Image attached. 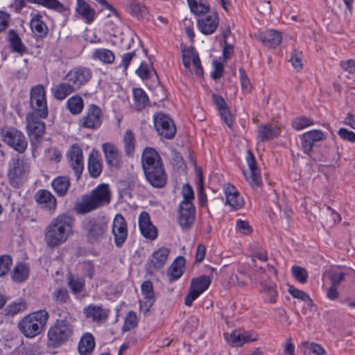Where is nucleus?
Segmentation results:
<instances>
[{
    "label": "nucleus",
    "instance_id": "12",
    "mask_svg": "<svg viewBox=\"0 0 355 355\" xmlns=\"http://www.w3.org/2000/svg\"><path fill=\"white\" fill-rule=\"evenodd\" d=\"M196 216V209L192 201H181L179 205V225L183 230L191 228Z\"/></svg>",
    "mask_w": 355,
    "mask_h": 355
},
{
    "label": "nucleus",
    "instance_id": "30",
    "mask_svg": "<svg viewBox=\"0 0 355 355\" xmlns=\"http://www.w3.org/2000/svg\"><path fill=\"white\" fill-rule=\"evenodd\" d=\"M103 170L102 160L97 152H92L88 158V171L89 175L94 178H98Z\"/></svg>",
    "mask_w": 355,
    "mask_h": 355
},
{
    "label": "nucleus",
    "instance_id": "32",
    "mask_svg": "<svg viewBox=\"0 0 355 355\" xmlns=\"http://www.w3.org/2000/svg\"><path fill=\"white\" fill-rule=\"evenodd\" d=\"M210 284L211 279L209 276L201 275L191 279L190 288L201 295L209 288Z\"/></svg>",
    "mask_w": 355,
    "mask_h": 355
},
{
    "label": "nucleus",
    "instance_id": "63",
    "mask_svg": "<svg viewBox=\"0 0 355 355\" xmlns=\"http://www.w3.org/2000/svg\"><path fill=\"white\" fill-rule=\"evenodd\" d=\"M289 61L297 71H300L302 69L303 64L300 53H297L296 51H294V53H292Z\"/></svg>",
    "mask_w": 355,
    "mask_h": 355
},
{
    "label": "nucleus",
    "instance_id": "3",
    "mask_svg": "<svg viewBox=\"0 0 355 355\" xmlns=\"http://www.w3.org/2000/svg\"><path fill=\"white\" fill-rule=\"evenodd\" d=\"M49 315L46 310H40L24 316L18 322L20 332L27 338L40 335L44 330Z\"/></svg>",
    "mask_w": 355,
    "mask_h": 355
},
{
    "label": "nucleus",
    "instance_id": "9",
    "mask_svg": "<svg viewBox=\"0 0 355 355\" xmlns=\"http://www.w3.org/2000/svg\"><path fill=\"white\" fill-rule=\"evenodd\" d=\"M2 137L5 143L19 153H23L26 150L28 143L21 131L12 128L4 131Z\"/></svg>",
    "mask_w": 355,
    "mask_h": 355
},
{
    "label": "nucleus",
    "instance_id": "48",
    "mask_svg": "<svg viewBox=\"0 0 355 355\" xmlns=\"http://www.w3.org/2000/svg\"><path fill=\"white\" fill-rule=\"evenodd\" d=\"M291 273L297 282L302 284L307 282L308 272L305 268L297 266H293Z\"/></svg>",
    "mask_w": 355,
    "mask_h": 355
},
{
    "label": "nucleus",
    "instance_id": "19",
    "mask_svg": "<svg viewBox=\"0 0 355 355\" xmlns=\"http://www.w3.org/2000/svg\"><path fill=\"white\" fill-rule=\"evenodd\" d=\"M107 164L113 168H119L122 165V156L115 145L105 143L102 146Z\"/></svg>",
    "mask_w": 355,
    "mask_h": 355
},
{
    "label": "nucleus",
    "instance_id": "34",
    "mask_svg": "<svg viewBox=\"0 0 355 355\" xmlns=\"http://www.w3.org/2000/svg\"><path fill=\"white\" fill-rule=\"evenodd\" d=\"M26 2L41 5L46 8L63 12L65 10L64 5L58 0H26Z\"/></svg>",
    "mask_w": 355,
    "mask_h": 355
},
{
    "label": "nucleus",
    "instance_id": "16",
    "mask_svg": "<svg viewBox=\"0 0 355 355\" xmlns=\"http://www.w3.org/2000/svg\"><path fill=\"white\" fill-rule=\"evenodd\" d=\"M141 289L143 299L139 301V308L140 311L146 316L155 301L153 283L150 281L144 282Z\"/></svg>",
    "mask_w": 355,
    "mask_h": 355
},
{
    "label": "nucleus",
    "instance_id": "62",
    "mask_svg": "<svg viewBox=\"0 0 355 355\" xmlns=\"http://www.w3.org/2000/svg\"><path fill=\"white\" fill-rule=\"evenodd\" d=\"M167 276L169 282L178 279V258L175 259L171 267L168 269Z\"/></svg>",
    "mask_w": 355,
    "mask_h": 355
},
{
    "label": "nucleus",
    "instance_id": "51",
    "mask_svg": "<svg viewBox=\"0 0 355 355\" xmlns=\"http://www.w3.org/2000/svg\"><path fill=\"white\" fill-rule=\"evenodd\" d=\"M288 291L295 298L301 300L304 302H307L309 304L313 303V300L310 298L309 295L303 291L290 286Z\"/></svg>",
    "mask_w": 355,
    "mask_h": 355
},
{
    "label": "nucleus",
    "instance_id": "11",
    "mask_svg": "<svg viewBox=\"0 0 355 355\" xmlns=\"http://www.w3.org/2000/svg\"><path fill=\"white\" fill-rule=\"evenodd\" d=\"M92 76V72L89 68L79 67L70 70L66 75L64 80L70 82L77 90L85 85Z\"/></svg>",
    "mask_w": 355,
    "mask_h": 355
},
{
    "label": "nucleus",
    "instance_id": "23",
    "mask_svg": "<svg viewBox=\"0 0 355 355\" xmlns=\"http://www.w3.org/2000/svg\"><path fill=\"white\" fill-rule=\"evenodd\" d=\"M225 338L227 343L232 347H241L250 341H256L257 338H251L250 335L241 333L239 330H234L231 334H225Z\"/></svg>",
    "mask_w": 355,
    "mask_h": 355
},
{
    "label": "nucleus",
    "instance_id": "53",
    "mask_svg": "<svg viewBox=\"0 0 355 355\" xmlns=\"http://www.w3.org/2000/svg\"><path fill=\"white\" fill-rule=\"evenodd\" d=\"M261 292L267 295V300L269 303L273 304L276 302L277 293L275 289V286L263 285Z\"/></svg>",
    "mask_w": 355,
    "mask_h": 355
},
{
    "label": "nucleus",
    "instance_id": "44",
    "mask_svg": "<svg viewBox=\"0 0 355 355\" xmlns=\"http://www.w3.org/2000/svg\"><path fill=\"white\" fill-rule=\"evenodd\" d=\"M136 73L142 79H148L153 76L157 77V73L152 68L151 65L145 62L141 63L139 67L136 70Z\"/></svg>",
    "mask_w": 355,
    "mask_h": 355
},
{
    "label": "nucleus",
    "instance_id": "43",
    "mask_svg": "<svg viewBox=\"0 0 355 355\" xmlns=\"http://www.w3.org/2000/svg\"><path fill=\"white\" fill-rule=\"evenodd\" d=\"M130 12L137 17H144L147 14L146 6L137 0H131L129 5Z\"/></svg>",
    "mask_w": 355,
    "mask_h": 355
},
{
    "label": "nucleus",
    "instance_id": "52",
    "mask_svg": "<svg viewBox=\"0 0 355 355\" xmlns=\"http://www.w3.org/2000/svg\"><path fill=\"white\" fill-rule=\"evenodd\" d=\"M137 325V318L134 312H129L125 319L124 324L122 327L123 331H130Z\"/></svg>",
    "mask_w": 355,
    "mask_h": 355
},
{
    "label": "nucleus",
    "instance_id": "6",
    "mask_svg": "<svg viewBox=\"0 0 355 355\" xmlns=\"http://www.w3.org/2000/svg\"><path fill=\"white\" fill-rule=\"evenodd\" d=\"M30 106L31 112L40 117L48 116V107L46 98V91L42 85L33 87L30 92Z\"/></svg>",
    "mask_w": 355,
    "mask_h": 355
},
{
    "label": "nucleus",
    "instance_id": "31",
    "mask_svg": "<svg viewBox=\"0 0 355 355\" xmlns=\"http://www.w3.org/2000/svg\"><path fill=\"white\" fill-rule=\"evenodd\" d=\"M95 347V341L93 336L85 334L83 336L78 343V352L80 355H89Z\"/></svg>",
    "mask_w": 355,
    "mask_h": 355
},
{
    "label": "nucleus",
    "instance_id": "56",
    "mask_svg": "<svg viewBox=\"0 0 355 355\" xmlns=\"http://www.w3.org/2000/svg\"><path fill=\"white\" fill-rule=\"evenodd\" d=\"M10 42L12 51L20 53L24 51V46L17 34L13 33L10 35Z\"/></svg>",
    "mask_w": 355,
    "mask_h": 355
},
{
    "label": "nucleus",
    "instance_id": "21",
    "mask_svg": "<svg viewBox=\"0 0 355 355\" xmlns=\"http://www.w3.org/2000/svg\"><path fill=\"white\" fill-rule=\"evenodd\" d=\"M139 225L141 234L147 239L155 240L157 236V230L150 222L149 215L143 211L139 217Z\"/></svg>",
    "mask_w": 355,
    "mask_h": 355
},
{
    "label": "nucleus",
    "instance_id": "35",
    "mask_svg": "<svg viewBox=\"0 0 355 355\" xmlns=\"http://www.w3.org/2000/svg\"><path fill=\"white\" fill-rule=\"evenodd\" d=\"M169 254V250L167 248H160L153 254L152 259L150 260L151 264L155 268H159L163 266L166 261Z\"/></svg>",
    "mask_w": 355,
    "mask_h": 355
},
{
    "label": "nucleus",
    "instance_id": "38",
    "mask_svg": "<svg viewBox=\"0 0 355 355\" xmlns=\"http://www.w3.org/2000/svg\"><path fill=\"white\" fill-rule=\"evenodd\" d=\"M102 201H79L76 203L74 209L78 214H87L101 206Z\"/></svg>",
    "mask_w": 355,
    "mask_h": 355
},
{
    "label": "nucleus",
    "instance_id": "45",
    "mask_svg": "<svg viewBox=\"0 0 355 355\" xmlns=\"http://www.w3.org/2000/svg\"><path fill=\"white\" fill-rule=\"evenodd\" d=\"M179 154L181 155V159H183L182 164H179V168H181L184 171H186L187 166L185 161H187L192 165H195V162L191 155L190 146L188 144L182 147V152L179 153Z\"/></svg>",
    "mask_w": 355,
    "mask_h": 355
},
{
    "label": "nucleus",
    "instance_id": "15",
    "mask_svg": "<svg viewBox=\"0 0 355 355\" xmlns=\"http://www.w3.org/2000/svg\"><path fill=\"white\" fill-rule=\"evenodd\" d=\"M67 159L77 179H79L83 168V155L81 148L78 144H73L67 153Z\"/></svg>",
    "mask_w": 355,
    "mask_h": 355
},
{
    "label": "nucleus",
    "instance_id": "17",
    "mask_svg": "<svg viewBox=\"0 0 355 355\" xmlns=\"http://www.w3.org/2000/svg\"><path fill=\"white\" fill-rule=\"evenodd\" d=\"M112 234L117 246H121L127 238V224L121 214H116L113 220Z\"/></svg>",
    "mask_w": 355,
    "mask_h": 355
},
{
    "label": "nucleus",
    "instance_id": "54",
    "mask_svg": "<svg viewBox=\"0 0 355 355\" xmlns=\"http://www.w3.org/2000/svg\"><path fill=\"white\" fill-rule=\"evenodd\" d=\"M85 285V282L81 279H74L72 277H69L68 286L73 293H80Z\"/></svg>",
    "mask_w": 355,
    "mask_h": 355
},
{
    "label": "nucleus",
    "instance_id": "24",
    "mask_svg": "<svg viewBox=\"0 0 355 355\" xmlns=\"http://www.w3.org/2000/svg\"><path fill=\"white\" fill-rule=\"evenodd\" d=\"M279 134V128L271 123L261 125L258 127L257 140L259 142H264L277 137Z\"/></svg>",
    "mask_w": 355,
    "mask_h": 355
},
{
    "label": "nucleus",
    "instance_id": "26",
    "mask_svg": "<svg viewBox=\"0 0 355 355\" xmlns=\"http://www.w3.org/2000/svg\"><path fill=\"white\" fill-rule=\"evenodd\" d=\"M76 12L87 24L92 23L95 19V10L84 0H77Z\"/></svg>",
    "mask_w": 355,
    "mask_h": 355
},
{
    "label": "nucleus",
    "instance_id": "46",
    "mask_svg": "<svg viewBox=\"0 0 355 355\" xmlns=\"http://www.w3.org/2000/svg\"><path fill=\"white\" fill-rule=\"evenodd\" d=\"M304 355H324L325 350L324 348L316 343H304Z\"/></svg>",
    "mask_w": 355,
    "mask_h": 355
},
{
    "label": "nucleus",
    "instance_id": "25",
    "mask_svg": "<svg viewBox=\"0 0 355 355\" xmlns=\"http://www.w3.org/2000/svg\"><path fill=\"white\" fill-rule=\"evenodd\" d=\"M259 39L266 46L275 48L282 42L281 33L275 30H267L259 35Z\"/></svg>",
    "mask_w": 355,
    "mask_h": 355
},
{
    "label": "nucleus",
    "instance_id": "60",
    "mask_svg": "<svg viewBox=\"0 0 355 355\" xmlns=\"http://www.w3.org/2000/svg\"><path fill=\"white\" fill-rule=\"evenodd\" d=\"M46 157L55 163H58L62 159V153L57 148H49L46 151Z\"/></svg>",
    "mask_w": 355,
    "mask_h": 355
},
{
    "label": "nucleus",
    "instance_id": "42",
    "mask_svg": "<svg viewBox=\"0 0 355 355\" xmlns=\"http://www.w3.org/2000/svg\"><path fill=\"white\" fill-rule=\"evenodd\" d=\"M83 106V98L79 96H73L67 101V107L71 113L73 114H79L82 111Z\"/></svg>",
    "mask_w": 355,
    "mask_h": 355
},
{
    "label": "nucleus",
    "instance_id": "40",
    "mask_svg": "<svg viewBox=\"0 0 355 355\" xmlns=\"http://www.w3.org/2000/svg\"><path fill=\"white\" fill-rule=\"evenodd\" d=\"M93 58L101 60L105 64H112L115 59L114 54L110 50L98 49L94 51Z\"/></svg>",
    "mask_w": 355,
    "mask_h": 355
},
{
    "label": "nucleus",
    "instance_id": "57",
    "mask_svg": "<svg viewBox=\"0 0 355 355\" xmlns=\"http://www.w3.org/2000/svg\"><path fill=\"white\" fill-rule=\"evenodd\" d=\"M224 193L226 196V200H233L239 197V193L237 189L230 183L225 184L223 186Z\"/></svg>",
    "mask_w": 355,
    "mask_h": 355
},
{
    "label": "nucleus",
    "instance_id": "39",
    "mask_svg": "<svg viewBox=\"0 0 355 355\" xmlns=\"http://www.w3.org/2000/svg\"><path fill=\"white\" fill-rule=\"evenodd\" d=\"M111 192L107 184L98 185L92 193L90 200H110Z\"/></svg>",
    "mask_w": 355,
    "mask_h": 355
},
{
    "label": "nucleus",
    "instance_id": "10",
    "mask_svg": "<svg viewBox=\"0 0 355 355\" xmlns=\"http://www.w3.org/2000/svg\"><path fill=\"white\" fill-rule=\"evenodd\" d=\"M103 114L99 107L90 105L86 114L80 119L79 125L83 128L95 130L102 123Z\"/></svg>",
    "mask_w": 355,
    "mask_h": 355
},
{
    "label": "nucleus",
    "instance_id": "5",
    "mask_svg": "<svg viewBox=\"0 0 355 355\" xmlns=\"http://www.w3.org/2000/svg\"><path fill=\"white\" fill-rule=\"evenodd\" d=\"M72 326L67 319L57 320L48 331V344L53 347H57L65 343L71 336Z\"/></svg>",
    "mask_w": 355,
    "mask_h": 355
},
{
    "label": "nucleus",
    "instance_id": "58",
    "mask_svg": "<svg viewBox=\"0 0 355 355\" xmlns=\"http://www.w3.org/2000/svg\"><path fill=\"white\" fill-rule=\"evenodd\" d=\"M182 26L184 29L187 37L189 39L193 40L195 34L193 31V21L192 19L187 17L184 18L182 21Z\"/></svg>",
    "mask_w": 355,
    "mask_h": 355
},
{
    "label": "nucleus",
    "instance_id": "41",
    "mask_svg": "<svg viewBox=\"0 0 355 355\" xmlns=\"http://www.w3.org/2000/svg\"><path fill=\"white\" fill-rule=\"evenodd\" d=\"M29 273L28 268L24 264H17L12 272V279L16 282H21L27 279Z\"/></svg>",
    "mask_w": 355,
    "mask_h": 355
},
{
    "label": "nucleus",
    "instance_id": "1",
    "mask_svg": "<svg viewBox=\"0 0 355 355\" xmlns=\"http://www.w3.org/2000/svg\"><path fill=\"white\" fill-rule=\"evenodd\" d=\"M141 165L146 178L154 187H163L166 183V174L158 152L150 147L144 148Z\"/></svg>",
    "mask_w": 355,
    "mask_h": 355
},
{
    "label": "nucleus",
    "instance_id": "2",
    "mask_svg": "<svg viewBox=\"0 0 355 355\" xmlns=\"http://www.w3.org/2000/svg\"><path fill=\"white\" fill-rule=\"evenodd\" d=\"M72 218L62 214L54 218L46 229L45 240L48 245L54 247L64 243L71 232Z\"/></svg>",
    "mask_w": 355,
    "mask_h": 355
},
{
    "label": "nucleus",
    "instance_id": "22",
    "mask_svg": "<svg viewBox=\"0 0 355 355\" xmlns=\"http://www.w3.org/2000/svg\"><path fill=\"white\" fill-rule=\"evenodd\" d=\"M325 139L324 134L318 130L308 131L302 135V148L306 154H309L315 142L322 141Z\"/></svg>",
    "mask_w": 355,
    "mask_h": 355
},
{
    "label": "nucleus",
    "instance_id": "7",
    "mask_svg": "<svg viewBox=\"0 0 355 355\" xmlns=\"http://www.w3.org/2000/svg\"><path fill=\"white\" fill-rule=\"evenodd\" d=\"M87 241L91 243L100 242L108 229L107 223L103 219H89L84 225Z\"/></svg>",
    "mask_w": 355,
    "mask_h": 355
},
{
    "label": "nucleus",
    "instance_id": "29",
    "mask_svg": "<svg viewBox=\"0 0 355 355\" xmlns=\"http://www.w3.org/2000/svg\"><path fill=\"white\" fill-rule=\"evenodd\" d=\"M83 311L86 318L94 322H103L107 318V311L99 306L90 305L85 308Z\"/></svg>",
    "mask_w": 355,
    "mask_h": 355
},
{
    "label": "nucleus",
    "instance_id": "18",
    "mask_svg": "<svg viewBox=\"0 0 355 355\" xmlns=\"http://www.w3.org/2000/svg\"><path fill=\"white\" fill-rule=\"evenodd\" d=\"M218 21V15L215 12H209L198 19V27L204 35H211L217 28Z\"/></svg>",
    "mask_w": 355,
    "mask_h": 355
},
{
    "label": "nucleus",
    "instance_id": "28",
    "mask_svg": "<svg viewBox=\"0 0 355 355\" xmlns=\"http://www.w3.org/2000/svg\"><path fill=\"white\" fill-rule=\"evenodd\" d=\"M76 88L70 82L60 83L51 89V93L55 98L58 101L64 100L67 96L76 91Z\"/></svg>",
    "mask_w": 355,
    "mask_h": 355
},
{
    "label": "nucleus",
    "instance_id": "8",
    "mask_svg": "<svg viewBox=\"0 0 355 355\" xmlns=\"http://www.w3.org/2000/svg\"><path fill=\"white\" fill-rule=\"evenodd\" d=\"M155 128L161 137L171 139L176 133V127L173 121L162 112H157L153 116Z\"/></svg>",
    "mask_w": 355,
    "mask_h": 355
},
{
    "label": "nucleus",
    "instance_id": "37",
    "mask_svg": "<svg viewBox=\"0 0 355 355\" xmlns=\"http://www.w3.org/2000/svg\"><path fill=\"white\" fill-rule=\"evenodd\" d=\"M70 181L69 178L66 177H58L52 182L54 191L60 197L63 196L67 193Z\"/></svg>",
    "mask_w": 355,
    "mask_h": 355
},
{
    "label": "nucleus",
    "instance_id": "49",
    "mask_svg": "<svg viewBox=\"0 0 355 355\" xmlns=\"http://www.w3.org/2000/svg\"><path fill=\"white\" fill-rule=\"evenodd\" d=\"M327 275L331 282V285L338 286L343 282L345 281L346 273L336 270H331L327 272Z\"/></svg>",
    "mask_w": 355,
    "mask_h": 355
},
{
    "label": "nucleus",
    "instance_id": "33",
    "mask_svg": "<svg viewBox=\"0 0 355 355\" xmlns=\"http://www.w3.org/2000/svg\"><path fill=\"white\" fill-rule=\"evenodd\" d=\"M123 144L127 156L132 157L136 146V139L134 133L130 130H127L123 136Z\"/></svg>",
    "mask_w": 355,
    "mask_h": 355
},
{
    "label": "nucleus",
    "instance_id": "27",
    "mask_svg": "<svg viewBox=\"0 0 355 355\" xmlns=\"http://www.w3.org/2000/svg\"><path fill=\"white\" fill-rule=\"evenodd\" d=\"M31 15L30 25L33 32L38 37L45 36L48 33V27L42 20V14L31 13Z\"/></svg>",
    "mask_w": 355,
    "mask_h": 355
},
{
    "label": "nucleus",
    "instance_id": "47",
    "mask_svg": "<svg viewBox=\"0 0 355 355\" xmlns=\"http://www.w3.org/2000/svg\"><path fill=\"white\" fill-rule=\"evenodd\" d=\"M189 8L191 11L196 15L205 16L211 12L209 7L205 3H202L200 0H198L197 2L191 3Z\"/></svg>",
    "mask_w": 355,
    "mask_h": 355
},
{
    "label": "nucleus",
    "instance_id": "55",
    "mask_svg": "<svg viewBox=\"0 0 355 355\" xmlns=\"http://www.w3.org/2000/svg\"><path fill=\"white\" fill-rule=\"evenodd\" d=\"M12 259L8 255L0 256V277L5 275L10 270Z\"/></svg>",
    "mask_w": 355,
    "mask_h": 355
},
{
    "label": "nucleus",
    "instance_id": "50",
    "mask_svg": "<svg viewBox=\"0 0 355 355\" xmlns=\"http://www.w3.org/2000/svg\"><path fill=\"white\" fill-rule=\"evenodd\" d=\"M312 125L313 121L306 116L297 117L292 122L293 127L297 130H301Z\"/></svg>",
    "mask_w": 355,
    "mask_h": 355
},
{
    "label": "nucleus",
    "instance_id": "59",
    "mask_svg": "<svg viewBox=\"0 0 355 355\" xmlns=\"http://www.w3.org/2000/svg\"><path fill=\"white\" fill-rule=\"evenodd\" d=\"M239 79L242 89L245 92H250L251 90V84L249 78H248L245 71L243 69H239Z\"/></svg>",
    "mask_w": 355,
    "mask_h": 355
},
{
    "label": "nucleus",
    "instance_id": "61",
    "mask_svg": "<svg viewBox=\"0 0 355 355\" xmlns=\"http://www.w3.org/2000/svg\"><path fill=\"white\" fill-rule=\"evenodd\" d=\"M53 296L58 303H64L69 299L68 292L65 288L58 289L53 293Z\"/></svg>",
    "mask_w": 355,
    "mask_h": 355
},
{
    "label": "nucleus",
    "instance_id": "36",
    "mask_svg": "<svg viewBox=\"0 0 355 355\" xmlns=\"http://www.w3.org/2000/svg\"><path fill=\"white\" fill-rule=\"evenodd\" d=\"M134 105L137 110H143L148 103V98L141 88L133 89Z\"/></svg>",
    "mask_w": 355,
    "mask_h": 355
},
{
    "label": "nucleus",
    "instance_id": "14",
    "mask_svg": "<svg viewBox=\"0 0 355 355\" xmlns=\"http://www.w3.org/2000/svg\"><path fill=\"white\" fill-rule=\"evenodd\" d=\"M46 117H40L35 114H27L26 116V131L31 138L41 137L45 132V124L42 121Z\"/></svg>",
    "mask_w": 355,
    "mask_h": 355
},
{
    "label": "nucleus",
    "instance_id": "13",
    "mask_svg": "<svg viewBox=\"0 0 355 355\" xmlns=\"http://www.w3.org/2000/svg\"><path fill=\"white\" fill-rule=\"evenodd\" d=\"M181 52L184 67L187 69L191 71V64H192L195 73L198 76H202L203 70L200 64V60L193 46H190L187 49L184 48L181 49Z\"/></svg>",
    "mask_w": 355,
    "mask_h": 355
},
{
    "label": "nucleus",
    "instance_id": "20",
    "mask_svg": "<svg viewBox=\"0 0 355 355\" xmlns=\"http://www.w3.org/2000/svg\"><path fill=\"white\" fill-rule=\"evenodd\" d=\"M246 161L250 168V173L249 175L244 173L245 179L252 188L259 187L261 184V179L257 170L254 157L250 150L248 151Z\"/></svg>",
    "mask_w": 355,
    "mask_h": 355
},
{
    "label": "nucleus",
    "instance_id": "4",
    "mask_svg": "<svg viewBox=\"0 0 355 355\" xmlns=\"http://www.w3.org/2000/svg\"><path fill=\"white\" fill-rule=\"evenodd\" d=\"M31 170V159L25 156L17 155L9 163L8 178L11 185H21Z\"/></svg>",
    "mask_w": 355,
    "mask_h": 355
},
{
    "label": "nucleus",
    "instance_id": "64",
    "mask_svg": "<svg viewBox=\"0 0 355 355\" xmlns=\"http://www.w3.org/2000/svg\"><path fill=\"white\" fill-rule=\"evenodd\" d=\"M338 134L344 140L355 142V133L352 131L342 128L338 130Z\"/></svg>",
    "mask_w": 355,
    "mask_h": 355
}]
</instances>
